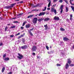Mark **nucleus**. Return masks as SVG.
I'll return each instance as SVG.
<instances>
[{
	"instance_id": "obj_8",
	"label": "nucleus",
	"mask_w": 74,
	"mask_h": 74,
	"mask_svg": "<svg viewBox=\"0 0 74 74\" xmlns=\"http://www.w3.org/2000/svg\"><path fill=\"white\" fill-rule=\"evenodd\" d=\"M21 48L22 49H26L27 48V46L26 45H24L21 46Z\"/></svg>"
},
{
	"instance_id": "obj_4",
	"label": "nucleus",
	"mask_w": 74,
	"mask_h": 74,
	"mask_svg": "<svg viewBox=\"0 0 74 74\" xmlns=\"http://www.w3.org/2000/svg\"><path fill=\"white\" fill-rule=\"evenodd\" d=\"M34 30V28H32L31 29L28 30V33H29V34L31 35L32 36H33V34H32V32H31V31H33Z\"/></svg>"
},
{
	"instance_id": "obj_55",
	"label": "nucleus",
	"mask_w": 74,
	"mask_h": 74,
	"mask_svg": "<svg viewBox=\"0 0 74 74\" xmlns=\"http://www.w3.org/2000/svg\"><path fill=\"white\" fill-rule=\"evenodd\" d=\"M3 43H1L0 44V46H1L2 45H3Z\"/></svg>"
},
{
	"instance_id": "obj_41",
	"label": "nucleus",
	"mask_w": 74,
	"mask_h": 74,
	"mask_svg": "<svg viewBox=\"0 0 74 74\" xmlns=\"http://www.w3.org/2000/svg\"><path fill=\"white\" fill-rule=\"evenodd\" d=\"M6 56V54H5L3 56V58H4Z\"/></svg>"
},
{
	"instance_id": "obj_11",
	"label": "nucleus",
	"mask_w": 74,
	"mask_h": 74,
	"mask_svg": "<svg viewBox=\"0 0 74 74\" xmlns=\"http://www.w3.org/2000/svg\"><path fill=\"white\" fill-rule=\"evenodd\" d=\"M30 27V24H28L27 25H25L26 28H29Z\"/></svg>"
},
{
	"instance_id": "obj_38",
	"label": "nucleus",
	"mask_w": 74,
	"mask_h": 74,
	"mask_svg": "<svg viewBox=\"0 0 74 74\" xmlns=\"http://www.w3.org/2000/svg\"><path fill=\"white\" fill-rule=\"evenodd\" d=\"M57 66H61V65H60V64H57Z\"/></svg>"
},
{
	"instance_id": "obj_46",
	"label": "nucleus",
	"mask_w": 74,
	"mask_h": 74,
	"mask_svg": "<svg viewBox=\"0 0 74 74\" xmlns=\"http://www.w3.org/2000/svg\"><path fill=\"white\" fill-rule=\"evenodd\" d=\"M30 5L31 6H33V7H34V4H30Z\"/></svg>"
},
{
	"instance_id": "obj_47",
	"label": "nucleus",
	"mask_w": 74,
	"mask_h": 74,
	"mask_svg": "<svg viewBox=\"0 0 74 74\" xmlns=\"http://www.w3.org/2000/svg\"><path fill=\"white\" fill-rule=\"evenodd\" d=\"M48 2H49V3H51V0H47Z\"/></svg>"
},
{
	"instance_id": "obj_29",
	"label": "nucleus",
	"mask_w": 74,
	"mask_h": 74,
	"mask_svg": "<svg viewBox=\"0 0 74 74\" xmlns=\"http://www.w3.org/2000/svg\"><path fill=\"white\" fill-rule=\"evenodd\" d=\"M64 1L65 2V3H66V4H69V3H68V1H67V0H64Z\"/></svg>"
},
{
	"instance_id": "obj_31",
	"label": "nucleus",
	"mask_w": 74,
	"mask_h": 74,
	"mask_svg": "<svg viewBox=\"0 0 74 74\" xmlns=\"http://www.w3.org/2000/svg\"><path fill=\"white\" fill-rule=\"evenodd\" d=\"M47 9V7H45V9H43L42 10V11H45V10H46V9Z\"/></svg>"
},
{
	"instance_id": "obj_15",
	"label": "nucleus",
	"mask_w": 74,
	"mask_h": 74,
	"mask_svg": "<svg viewBox=\"0 0 74 74\" xmlns=\"http://www.w3.org/2000/svg\"><path fill=\"white\" fill-rule=\"evenodd\" d=\"M5 8H6V9H10L11 8L10 6H6L5 7Z\"/></svg>"
},
{
	"instance_id": "obj_14",
	"label": "nucleus",
	"mask_w": 74,
	"mask_h": 74,
	"mask_svg": "<svg viewBox=\"0 0 74 74\" xmlns=\"http://www.w3.org/2000/svg\"><path fill=\"white\" fill-rule=\"evenodd\" d=\"M15 4H16V3H13L11 4V6H10V8H12L13 7H14V5H15Z\"/></svg>"
},
{
	"instance_id": "obj_12",
	"label": "nucleus",
	"mask_w": 74,
	"mask_h": 74,
	"mask_svg": "<svg viewBox=\"0 0 74 74\" xmlns=\"http://www.w3.org/2000/svg\"><path fill=\"white\" fill-rule=\"evenodd\" d=\"M68 64H71V60L70 59H68Z\"/></svg>"
},
{
	"instance_id": "obj_48",
	"label": "nucleus",
	"mask_w": 74,
	"mask_h": 74,
	"mask_svg": "<svg viewBox=\"0 0 74 74\" xmlns=\"http://www.w3.org/2000/svg\"><path fill=\"white\" fill-rule=\"evenodd\" d=\"M73 19V17H70V20L71 21H72V20Z\"/></svg>"
},
{
	"instance_id": "obj_23",
	"label": "nucleus",
	"mask_w": 74,
	"mask_h": 74,
	"mask_svg": "<svg viewBox=\"0 0 74 74\" xmlns=\"http://www.w3.org/2000/svg\"><path fill=\"white\" fill-rule=\"evenodd\" d=\"M27 23V22L26 21H25L24 22L22 26H24L25 25V24Z\"/></svg>"
},
{
	"instance_id": "obj_63",
	"label": "nucleus",
	"mask_w": 74,
	"mask_h": 74,
	"mask_svg": "<svg viewBox=\"0 0 74 74\" xmlns=\"http://www.w3.org/2000/svg\"><path fill=\"white\" fill-rule=\"evenodd\" d=\"M21 38V36H20L18 37V39H19V38Z\"/></svg>"
},
{
	"instance_id": "obj_52",
	"label": "nucleus",
	"mask_w": 74,
	"mask_h": 74,
	"mask_svg": "<svg viewBox=\"0 0 74 74\" xmlns=\"http://www.w3.org/2000/svg\"><path fill=\"white\" fill-rule=\"evenodd\" d=\"M48 53L49 54H51V51H50V52L49 51L48 52Z\"/></svg>"
},
{
	"instance_id": "obj_13",
	"label": "nucleus",
	"mask_w": 74,
	"mask_h": 74,
	"mask_svg": "<svg viewBox=\"0 0 74 74\" xmlns=\"http://www.w3.org/2000/svg\"><path fill=\"white\" fill-rule=\"evenodd\" d=\"M44 21H49V20H50V18L47 17V18H45V19L44 20Z\"/></svg>"
},
{
	"instance_id": "obj_5",
	"label": "nucleus",
	"mask_w": 74,
	"mask_h": 74,
	"mask_svg": "<svg viewBox=\"0 0 74 74\" xmlns=\"http://www.w3.org/2000/svg\"><path fill=\"white\" fill-rule=\"evenodd\" d=\"M45 14V12H41L38 14V16H44Z\"/></svg>"
},
{
	"instance_id": "obj_64",
	"label": "nucleus",
	"mask_w": 74,
	"mask_h": 74,
	"mask_svg": "<svg viewBox=\"0 0 74 74\" xmlns=\"http://www.w3.org/2000/svg\"><path fill=\"white\" fill-rule=\"evenodd\" d=\"M37 59H40V58H39V57L38 56H37Z\"/></svg>"
},
{
	"instance_id": "obj_17",
	"label": "nucleus",
	"mask_w": 74,
	"mask_h": 74,
	"mask_svg": "<svg viewBox=\"0 0 74 74\" xmlns=\"http://www.w3.org/2000/svg\"><path fill=\"white\" fill-rule=\"evenodd\" d=\"M47 25V24H46L44 26V27H45V30H47L48 29V26Z\"/></svg>"
},
{
	"instance_id": "obj_37",
	"label": "nucleus",
	"mask_w": 74,
	"mask_h": 74,
	"mask_svg": "<svg viewBox=\"0 0 74 74\" xmlns=\"http://www.w3.org/2000/svg\"><path fill=\"white\" fill-rule=\"evenodd\" d=\"M46 49H47V50H49V47H48V46H46Z\"/></svg>"
},
{
	"instance_id": "obj_27",
	"label": "nucleus",
	"mask_w": 74,
	"mask_h": 74,
	"mask_svg": "<svg viewBox=\"0 0 74 74\" xmlns=\"http://www.w3.org/2000/svg\"><path fill=\"white\" fill-rule=\"evenodd\" d=\"M71 8L72 10L73 11V12H74V7H73L72 6H71Z\"/></svg>"
},
{
	"instance_id": "obj_49",
	"label": "nucleus",
	"mask_w": 74,
	"mask_h": 74,
	"mask_svg": "<svg viewBox=\"0 0 74 74\" xmlns=\"http://www.w3.org/2000/svg\"><path fill=\"white\" fill-rule=\"evenodd\" d=\"M72 0H70V1H69V2H70V3L71 4L72 3L71 2H72V1H71Z\"/></svg>"
},
{
	"instance_id": "obj_30",
	"label": "nucleus",
	"mask_w": 74,
	"mask_h": 74,
	"mask_svg": "<svg viewBox=\"0 0 74 74\" xmlns=\"http://www.w3.org/2000/svg\"><path fill=\"white\" fill-rule=\"evenodd\" d=\"M53 12H54V13L56 15V14H57V12H56V9L54 10V11Z\"/></svg>"
},
{
	"instance_id": "obj_54",
	"label": "nucleus",
	"mask_w": 74,
	"mask_h": 74,
	"mask_svg": "<svg viewBox=\"0 0 74 74\" xmlns=\"http://www.w3.org/2000/svg\"><path fill=\"white\" fill-rule=\"evenodd\" d=\"M21 29H24V27H21Z\"/></svg>"
},
{
	"instance_id": "obj_9",
	"label": "nucleus",
	"mask_w": 74,
	"mask_h": 74,
	"mask_svg": "<svg viewBox=\"0 0 74 74\" xmlns=\"http://www.w3.org/2000/svg\"><path fill=\"white\" fill-rule=\"evenodd\" d=\"M63 40L64 41H67L69 40V39H68V38L65 37L63 38Z\"/></svg>"
},
{
	"instance_id": "obj_10",
	"label": "nucleus",
	"mask_w": 74,
	"mask_h": 74,
	"mask_svg": "<svg viewBox=\"0 0 74 74\" xmlns=\"http://www.w3.org/2000/svg\"><path fill=\"white\" fill-rule=\"evenodd\" d=\"M69 67V65L67 63H66L65 65V68L66 69H68V68Z\"/></svg>"
},
{
	"instance_id": "obj_39",
	"label": "nucleus",
	"mask_w": 74,
	"mask_h": 74,
	"mask_svg": "<svg viewBox=\"0 0 74 74\" xmlns=\"http://www.w3.org/2000/svg\"><path fill=\"white\" fill-rule=\"evenodd\" d=\"M10 37L11 38H12L14 37V35H11L10 36Z\"/></svg>"
},
{
	"instance_id": "obj_28",
	"label": "nucleus",
	"mask_w": 74,
	"mask_h": 74,
	"mask_svg": "<svg viewBox=\"0 0 74 74\" xmlns=\"http://www.w3.org/2000/svg\"><path fill=\"white\" fill-rule=\"evenodd\" d=\"M50 52H51V53H54V50H51L50 51Z\"/></svg>"
},
{
	"instance_id": "obj_50",
	"label": "nucleus",
	"mask_w": 74,
	"mask_h": 74,
	"mask_svg": "<svg viewBox=\"0 0 74 74\" xmlns=\"http://www.w3.org/2000/svg\"><path fill=\"white\" fill-rule=\"evenodd\" d=\"M13 23H18V21H14L13 22Z\"/></svg>"
},
{
	"instance_id": "obj_35",
	"label": "nucleus",
	"mask_w": 74,
	"mask_h": 74,
	"mask_svg": "<svg viewBox=\"0 0 74 74\" xmlns=\"http://www.w3.org/2000/svg\"><path fill=\"white\" fill-rule=\"evenodd\" d=\"M59 3H62L63 2V0H59Z\"/></svg>"
},
{
	"instance_id": "obj_53",
	"label": "nucleus",
	"mask_w": 74,
	"mask_h": 74,
	"mask_svg": "<svg viewBox=\"0 0 74 74\" xmlns=\"http://www.w3.org/2000/svg\"><path fill=\"white\" fill-rule=\"evenodd\" d=\"M70 18H73V15L72 14H71L70 15Z\"/></svg>"
},
{
	"instance_id": "obj_61",
	"label": "nucleus",
	"mask_w": 74,
	"mask_h": 74,
	"mask_svg": "<svg viewBox=\"0 0 74 74\" xmlns=\"http://www.w3.org/2000/svg\"><path fill=\"white\" fill-rule=\"evenodd\" d=\"M47 10H50V8H47Z\"/></svg>"
},
{
	"instance_id": "obj_62",
	"label": "nucleus",
	"mask_w": 74,
	"mask_h": 74,
	"mask_svg": "<svg viewBox=\"0 0 74 74\" xmlns=\"http://www.w3.org/2000/svg\"><path fill=\"white\" fill-rule=\"evenodd\" d=\"M15 1H19V0H14Z\"/></svg>"
},
{
	"instance_id": "obj_22",
	"label": "nucleus",
	"mask_w": 74,
	"mask_h": 74,
	"mask_svg": "<svg viewBox=\"0 0 74 74\" xmlns=\"http://www.w3.org/2000/svg\"><path fill=\"white\" fill-rule=\"evenodd\" d=\"M60 30H61V31H62L63 32V31H65V29H63V28H60Z\"/></svg>"
},
{
	"instance_id": "obj_57",
	"label": "nucleus",
	"mask_w": 74,
	"mask_h": 74,
	"mask_svg": "<svg viewBox=\"0 0 74 74\" xmlns=\"http://www.w3.org/2000/svg\"><path fill=\"white\" fill-rule=\"evenodd\" d=\"M66 21L67 22H69V19H68V18L66 19Z\"/></svg>"
},
{
	"instance_id": "obj_60",
	"label": "nucleus",
	"mask_w": 74,
	"mask_h": 74,
	"mask_svg": "<svg viewBox=\"0 0 74 74\" xmlns=\"http://www.w3.org/2000/svg\"><path fill=\"white\" fill-rule=\"evenodd\" d=\"M23 3V1H21V2H20V3Z\"/></svg>"
},
{
	"instance_id": "obj_21",
	"label": "nucleus",
	"mask_w": 74,
	"mask_h": 74,
	"mask_svg": "<svg viewBox=\"0 0 74 74\" xmlns=\"http://www.w3.org/2000/svg\"><path fill=\"white\" fill-rule=\"evenodd\" d=\"M39 5H40V4H38L34 6V7H35L36 8V7H38V6H40Z\"/></svg>"
},
{
	"instance_id": "obj_18",
	"label": "nucleus",
	"mask_w": 74,
	"mask_h": 74,
	"mask_svg": "<svg viewBox=\"0 0 74 74\" xmlns=\"http://www.w3.org/2000/svg\"><path fill=\"white\" fill-rule=\"evenodd\" d=\"M43 20H44L43 18H41L38 19V21L39 22H41V21H43Z\"/></svg>"
},
{
	"instance_id": "obj_43",
	"label": "nucleus",
	"mask_w": 74,
	"mask_h": 74,
	"mask_svg": "<svg viewBox=\"0 0 74 74\" xmlns=\"http://www.w3.org/2000/svg\"><path fill=\"white\" fill-rule=\"evenodd\" d=\"M19 34H20V33L19 32V33H18V34H16L15 36H18V35H19Z\"/></svg>"
},
{
	"instance_id": "obj_24",
	"label": "nucleus",
	"mask_w": 74,
	"mask_h": 74,
	"mask_svg": "<svg viewBox=\"0 0 74 74\" xmlns=\"http://www.w3.org/2000/svg\"><path fill=\"white\" fill-rule=\"evenodd\" d=\"M69 11V8H68V7H66V12H68V11Z\"/></svg>"
},
{
	"instance_id": "obj_1",
	"label": "nucleus",
	"mask_w": 74,
	"mask_h": 74,
	"mask_svg": "<svg viewBox=\"0 0 74 74\" xmlns=\"http://www.w3.org/2000/svg\"><path fill=\"white\" fill-rule=\"evenodd\" d=\"M37 49V46H33L32 48V52H35V51H36Z\"/></svg>"
},
{
	"instance_id": "obj_3",
	"label": "nucleus",
	"mask_w": 74,
	"mask_h": 74,
	"mask_svg": "<svg viewBox=\"0 0 74 74\" xmlns=\"http://www.w3.org/2000/svg\"><path fill=\"white\" fill-rule=\"evenodd\" d=\"M38 20V18H34L33 21V23L34 24H36L37 23V22Z\"/></svg>"
},
{
	"instance_id": "obj_7",
	"label": "nucleus",
	"mask_w": 74,
	"mask_h": 74,
	"mask_svg": "<svg viewBox=\"0 0 74 74\" xmlns=\"http://www.w3.org/2000/svg\"><path fill=\"white\" fill-rule=\"evenodd\" d=\"M63 5H61L60 7V9L61 10V11L60 12V13H62L63 12Z\"/></svg>"
},
{
	"instance_id": "obj_45",
	"label": "nucleus",
	"mask_w": 74,
	"mask_h": 74,
	"mask_svg": "<svg viewBox=\"0 0 74 74\" xmlns=\"http://www.w3.org/2000/svg\"><path fill=\"white\" fill-rule=\"evenodd\" d=\"M58 1V0H53V2H54V3H55L56 2Z\"/></svg>"
},
{
	"instance_id": "obj_26",
	"label": "nucleus",
	"mask_w": 74,
	"mask_h": 74,
	"mask_svg": "<svg viewBox=\"0 0 74 74\" xmlns=\"http://www.w3.org/2000/svg\"><path fill=\"white\" fill-rule=\"evenodd\" d=\"M51 2H49V4H48V7L49 8L50 7V5H51Z\"/></svg>"
},
{
	"instance_id": "obj_25",
	"label": "nucleus",
	"mask_w": 74,
	"mask_h": 74,
	"mask_svg": "<svg viewBox=\"0 0 74 74\" xmlns=\"http://www.w3.org/2000/svg\"><path fill=\"white\" fill-rule=\"evenodd\" d=\"M55 10H54V8H51V12H53Z\"/></svg>"
},
{
	"instance_id": "obj_20",
	"label": "nucleus",
	"mask_w": 74,
	"mask_h": 74,
	"mask_svg": "<svg viewBox=\"0 0 74 74\" xmlns=\"http://www.w3.org/2000/svg\"><path fill=\"white\" fill-rule=\"evenodd\" d=\"M4 70H5V67H3L2 69V73H3L4 71Z\"/></svg>"
},
{
	"instance_id": "obj_34",
	"label": "nucleus",
	"mask_w": 74,
	"mask_h": 74,
	"mask_svg": "<svg viewBox=\"0 0 74 74\" xmlns=\"http://www.w3.org/2000/svg\"><path fill=\"white\" fill-rule=\"evenodd\" d=\"M16 27H15V26H14L11 27V28H12V29H14V28H15Z\"/></svg>"
},
{
	"instance_id": "obj_42",
	"label": "nucleus",
	"mask_w": 74,
	"mask_h": 74,
	"mask_svg": "<svg viewBox=\"0 0 74 74\" xmlns=\"http://www.w3.org/2000/svg\"><path fill=\"white\" fill-rule=\"evenodd\" d=\"M32 55H33L34 56H35V55H36V53H32Z\"/></svg>"
},
{
	"instance_id": "obj_33",
	"label": "nucleus",
	"mask_w": 74,
	"mask_h": 74,
	"mask_svg": "<svg viewBox=\"0 0 74 74\" xmlns=\"http://www.w3.org/2000/svg\"><path fill=\"white\" fill-rule=\"evenodd\" d=\"M63 43V42L62 41L60 42V44L59 43V45H62Z\"/></svg>"
},
{
	"instance_id": "obj_16",
	"label": "nucleus",
	"mask_w": 74,
	"mask_h": 74,
	"mask_svg": "<svg viewBox=\"0 0 74 74\" xmlns=\"http://www.w3.org/2000/svg\"><path fill=\"white\" fill-rule=\"evenodd\" d=\"M33 16H34V15H30L28 16L27 18H32V17H33Z\"/></svg>"
},
{
	"instance_id": "obj_32",
	"label": "nucleus",
	"mask_w": 74,
	"mask_h": 74,
	"mask_svg": "<svg viewBox=\"0 0 74 74\" xmlns=\"http://www.w3.org/2000/svg\"><path fill=\"white\" fill-rule=\"evenodd\" d=\"M22 42H23V43H24V42H25V39L23 38Z\"/></svg>"
},
{
	"instance_id": "obj_40",
	"label": "nucleus",
	"mask_w": 74,
	"mask_h": 74,
	"mask_svg": "<svg viewBox=\"0 0 74 74\" xmlns=\"http://www.w3.org/2000/svg\"><path fill=\"white\" fill-rule=\"evenodd\" d=\"M23 13H21L19 14H18V15L19 16H20V15H23Z\"/></svg>"
},
{
	"instance_id": "obj_58",
	"label": "nucleus",
	"mask_w": 74,
	"mask_h": 74,
	"mask_svg": "<svg viewBox=\"0 0 74 74\" xmlns=\"http://www.w3.org/2000/svg\"><path fill=\"white\" fill-rule=\"evenodd\" d=\"M22 74H25V73L23 72V71H22L21 72Z\"/></svg>"
},
{
	"instance_id": "obj_56",
	"label": "nucleus",
	"mask_w": 74,
	"mask_h": 74,
	"mask_svg": "<svg viewBox=\"0 0 74 74\" xmlns=\"http://www.w3.org/2000/svg\"><path fill=\"white\" fill-rule=\"evenodd\" d=\"M16 19V17L12 18V19Z\"/></svg>"
},
{
	"instance_id": "obj_19",
	"label": "nucleus",
	"mask_w": 74,
	"mask_h": 74,
	"mask_svg": "<svg viewBox=\"0 0 74 74\" xmlns=\"http://www.w3.org/2000/svg\"><path fill=\"white\" fill-rule=\"evenodd\" d=\"M10 60V58H5L4 59V60H5V61H8V60Z\"/></svg>"
},
{
	"instance_id": "obj_6",
	"label": "nucleus",
	"mask_w": 74,
	"mask_h": 74,
	"mask_svg": "<svg viewBox=\"0 0 74 74\" xmlns=\"http://www.w3.org/2000/svg\"><path fill=\"white\" fill-rule=\"evenodd\" d=\"M53 19L55 21H59V17L58 16H55L54 18Z\"/></svg>"
},
{
	"instance_id": "obj_2",
	"label": "nucleus",
	"mask_w": 74,
	"mask_h": 74,
	"mask_svg": "<svg viewBox=\"0 0 74 74\" xmlns=\"http://www.w3.org/2000/svg\"><path fill=\"white\" fill-rule=\"evenodd\" d=\"M18 56H17V58L19 59H22L23 58V55L19 53H18Z\"/></svg>"
},
{
	"instance_id": "obj_36",
	"label": "nucleus",
	"mask_w": 74,
	"mask_h": 74,
	"mask_svg": "<svg viewBox=\"0 0 74 74\" xmlns=\"http://www.w3.org/2000/svg\"><path fill=\"white\" fill-rule=\"evenodd\" d=\"M8 29V27H6L5 28V31L6 32L7 31V29Z\"/></svg>"
},
{
	"instance_id": "obj_59",
	"label": "nucleus",
	"mask_w": 74,
	"mask_h": 74,
	"mask_svg": "<svg viewBox=\"0 0 74 74\" xmlns=\"http://www.w3.org/2000/svg\"><path fill=\"white\" fill-rule=\"evenodd\" d=\"M36 11V9L33 10H32V11Z\"/></svg>"
},
{
	"instance_id": "obj_51",
	"label": "nucleus",
	"mask_w": 74,
	"mask_h": 74,
	"mask_svg": "<svg viewBox=\"0 0 74 74\" xmlns=\"http://www.w3.org/2000/svg\"><path fill=\"white\" fill-rule=\"evenodd\" d=\"M56 5V4H54V5H53V7H55Z\"/></svg>"
},
{
	"instance_id": "obj_44",
	"label": "nucleus",
	"mask_w": 74,
	"mask_h": 74,
	"mask_svg": "<svg viewBox=\"0 0 74 74\" xmlns=\"http://www.w3.org/2000/svg\"><path fill=\"white\" fill-rule=\"evenodd\" d=\"M74 66V64H70V66Z\"/></svg>"
}]
</instances>
